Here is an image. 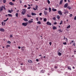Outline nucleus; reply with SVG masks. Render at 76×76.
Listing matches in <instances>:
<instances>
[{
  "instance_id": "1",
  "label": "nucleus",
  "mask_w": 76,
  "mask_h": 76,
  "mask_svg": "<svg viewBox=\"0 0 76 76\" xmlns=\"http://www.w3.org/2000/svg\"><path fill=\"white\" fill-rule=\"evenodd\" d=\"M22 10L23 11L22 12V13L23 15H24L26 13V10H25V9H23Z\"/></svg>"
},
{
  "instance_id": "2",
  "label": "nucleus",
  "mask_w": 76,
  "mask_h": 76,
  "mask_svg": "<svg viewBox=\"0 0 76 76\" xmlns=\"http://www.w3.org/2000/svg\"><path fill=\"white\" fill-rule=\"evenodd\" d=\"M33 19H31V20H29L28 21V23H33Z\"/></svg>"
},
{
  "instance_id": "3",
  "label": "nucleus",
  "mask_w": 76,
  "mask_h": 76,
  "mask_svg": "<svg viewBox=\"0 0 76 76\" xmlns=\"http://www.w3.org/2000/svg\"><path fill=\"white\" fill-rule=\"evenodd\" d=\"M65 12L64 13V15H65V14H68L69 13V12L67 10H64Z\"/></svg>"
},
{
  "instance_id": "4",
  "label": "nucleus",
  "mask_w": 76,
  "mask_h": 76,
  "mask_svg": "<svg viewBox=\"0 0 76 76\" xmlns=\"http://www.w3.org/2000/svg\"><path fill=\"white\" fill-rule=\"evenodd\" d=\"M27 24H28V23H23L22 24V25L24 26H26V25H27Z\"/></svg>"
},
{
  "instance_id": "5",
  "label": "nucleus",
  "mask_w": 76,
  "mask_h": 76,
  "mask_svg": "<svg viewBox=\"0 0 76 76\" xmlns=\"http://www.w3.org/2000/svg\"><path fill=\"white\" fill-rule=\"evenodd\" d=\"M46 24L47 25H50V26L51 25V23H50L49 21H48L46 23Z\"/></svg>"
},
{
  "instance_id": "6",
  "label": "nucleus",
  "mask_w": 76,
  "mask_h": 76,
  "mask_svg": "<svg viewBox=\"0 0 76 76\" xmlns=\"http://www.w3.org/2000/svg\"><path fill=\"white\" fill-rule=\"evenodd\" d=\"M58 13L59 14V15H62V12H61V10H59L58 11Z\"/></svg>"
},
{
  "instance_id": "7",
  "label": "nucleus",
  "mask_w": 76,
  "mask_h": 76,
  "mask_svg": "<svg viewBox=\"0 0 76 76\" xmlns=\"http://www.w3.org/2000/svg\"><path fill=\"white\" fill-rule=\"evenodd\" d=\"M68 6V4L67 3H66V4L64 6V7L65 8H66V7H67V6Z\"/></svg>"
},
{
  "instance_id": "8",
  "label": "nucleus",
  "mask_w": 76,
  "mask_h": 76,
  "mask_svg": "<svg viewBox=\"0 0 76 76\" xmlns=\"http://www.w3.org/2000/svg\"><path fill=\"white\" fill-rule=\"evenodd\" d=\"M44 13L45 16H47L48 15V12L46 11H44Z\"/></svg>"
},
{
  "instance_id": "9",
  "label": "nucleus",
  "mask_w": 76,
  "mask_h": 76,
  "mask_svg": "<svg viewBox=\"0 0 76 76\" xmlns=\"http://www.w3.org/2000/svg\"><path fill=\"white\" fill-rule=\"evenodd\" d=\"M0 31H1L2 32H4V29L2 28H0Z\"/></svg>"
},
{
  "instance_id": "10",
  "label": "nucleus",
  "mask_w": 76,
  "mask_h": 76,
  "mask_svg": "<svg viewBox=\"0 0 76 76\" xmlns=\"http://www.w3.org/2000/svg\"><path fill=\"white\" fill-rule=\"evenodd\" d=\"M25 48V46H23L21 47V49L22 51H23Z\"/></svg>"
},
{
  "instance_id": "11",
  "label": "nucleus",
  "mask_w": 76,
  "mask_h": 76,
  "mask_svg": "<svg viewBox=\"0 0 76 76\" xmlns=\"http://www.w3.org/2000/svg\"><path fill=\"white\" fill-rule=\"evenodd\" d=\"M28 62L29 63H32V61L31 60H28Z\"/></svg>"
},
{
  "instance_id": "12",
  "label": "nucleus",
  "mask_w": 76,
  "mask_h": 76,
  "mask_svg": "<svg viewBox=\"0 0 76 76\" xmlns=\"http://www.w3.org/2000/svg\"><path fill=\"white\" fill-rule=\"evenodd\" d=\"M31 15H32V16H36L37 14H36V13H35L32 12L31 13Z\"/></svg>"
},
{
  "instance_id": "13",
  "label": "nucleus",
  "mask_w": 76,
  "mask_h": 76,
  "mask_svg": "<svg viewBox=\"0 0 76 76\" xmlns=\"http://www.w3.org/2000/svg\"><path fill=\"white\" fill-rule=\"evenodd\" d=\"M3 10V6L0 7V11H2Z\"/></svg>"
},
{
  "instance_id": "14",
  "label": "nucleus",
  "mask_w": 76,
  "mask_h": 76,
  "mask_svg": "<svg viewBox=\"0 0 76 76\" xmlns=\"http://www.w3.org/2000/svg\"><path fill=\"white\" fill-rule=\"evenodd\" d=\"M45 73V70H42L41 71V73Z\"/></svg>"
},
{
  "instance_id": "15",
  "label": "nucleus",
  "mask_w": 76,
  "mask_h": 76,
  "mask_svg": "<svg viewBox=\"0 0 76 76\" xmlns=\"http://www.w3.org/2000/svg\"><path fill=\"white\" fill-rule=\"evenodd\" d=\"M52 10L53 11V12H56L57 11V10L56 9H54V8H52Z\"/></svg>"
},
{
  "instance_id": "16",
  "label": "nucleus",
  "mask_w": 76,
  "mask_h": 76,
  "mask_svg": "<svg viewBox=\"0 0 76 76\" xmlns=\"http://www.w3.org/2000/svg\"><path fill=\"white\" fill-rule=\"evenodd\" d=\"M63 0H61L60 1V3H59L60 5L62 3H63Z\"/></svg>"
},
{
  "instance_id": "17",
  "label": "nucleus",
  "mask_w": 76,
  "mask_h": 76,
  "mask_svg": "<svg viewBox=\"0 0 76 76\" xmlns=\"http://www.w3.org/2000/svg\"><path fill=\"white\" fill-rule=\"evenodd\" d=\"M23 20L25 21H26V22H28V19H27L26 18H24Z\"/></svg>"
},
{
  "instance_id": "18",
  "label": "nucleus",
  "mask_w": 76,
  "mask_h": 76,
  "mask_svg": "<svg viewBox=\"0 0 76 76\" xmlns=\"http://www.w3.org/2000/svg\"><path fill=\"white\" fill-rule=\"evenodd\" d=\"M56 18L58 20V19H60V16L58 15H57Z\"/></svg>"
},
{
  "instance_id": "19",
  "label": "nucleus",
  "mask_w": 76,
  "mask_h": 76,
  "mask_svg": "<svg viewBox=\"0 0 76 76\" xmlns=\"http://www.w3.org/2000/svg\"><path fill=\"white\" fill-rule=\"evenodd\" d=\"M9 4L10 5H13L14 4H13V3L12 2H10Z\"/></svg>"
},
{
  "instance_id": "20",
  "label": "nucleus",
  "mask_w": 76,
  "mask_h": 76,
  "mask_svg": "<svg viewBox=\"0 0 76 76\" xmlns=\"http://www.w3.org/2000/svg\"><path fill=\"white\" fill-rule=\"evenodd\" d=\"M57 29V28L56 27L54 26L53 27V30H54L55 29Z\"/></svg>"
},
{
  "instance_id": "21",
  "label": "nucleus",
  "mask_w": 76,
  "mask_h": 76,
  "mask_svg": "<svg viewBox=\"0 0 76 76\" xmlns=\"http://www.w3.org/2000/svg\"><path fill=\"white\" fill-rule=\"evenodd\" d=\"M8 16H9L10 17H12V14H8Z\"/></svg>"
},
{
  "instance_id": "22",
  "label": "nucleus",
  "mask_w": 76,
  "mask_h": 76,
  "mask_svg": "<svg viewBox=\"0 0 76 76\" xmlns=\"http://www.w3.org/2000/svg\"><path fill=\"white\" fill-rule=\"evenodd\" d=\"M68 69L69 70H72V69H71V68L70 66L68 67Z\"/></svg>"
},
{
  "instance_id": "23",
  "label": "nucleus",
  "mask_w": 76,
  "mask_h": 76,
  "mask_svg": "<svg viewBox=\"0 0 76 76\" xmlns=\"http://www.w3.org/2000/svg\"><path fill=\"white\" fill-rule=\"evenodd\" d=\"M2 25H5L6 24V23H4L2 22Z\"/></svg>"
},
{
  "instance_id": "24",
  "label": "nucleus",
  "mask_w": 76,
  "mask_h": 76,
  "mask_svg": "<svg viewBox=\"0 0 76 76\" xmlns=\"http://www.w3.org/2000/svg\"><path fill=\"white\" fill-rule=\"evenodd\" d=\"M37 24H41V23L40 22V21H39L37 22Z\"/></svg>"
},
{
  "instance_id": "25",
  "label": "nucleus",
  "mask_w": 76,
  "mask_h": 76,
  "mask_svg": "<svg viewBox=\"0 0 76 76\" xmlns=\"http://www.w3.org/2000/svg\"><path fill=\"white\" fill-rule=\"evenodd\" d=\"M8 12H9V13H12V11L10 10H8Z\"/></svg>"
},
{
  "instance_id": "26",
  "label": "nucleus",
  "mask_w": 76,
  "mask_h": 76,
  "mask_svg": "<svg viewBox=\"0 0 76 76\" xmlns=\"http://www.w3.org/2000/svg\"><path fill=\"white\" fill-rule=\"evenodd\" d=\"M70 28V25H69L67 27V29H69Z\"/></svg>"
},
{
  "instance_id": "27",
  "label": "nucleus",
  "mask_w": 76,
  "mask_h": 76,
  "mask_svg": "<svg viewBox=\"0 0 76 76\" xmlns=\"http://www.w3.org/2000/svg\"><path fill=\"white\" fill-rule=\"evenodd\" d=\"M47 20V18H44L43 19V21L44 22H46Z\"/></svg>"
},
{
  "instance_id": "28",
  "label": "nucleus",
  "mask_w": 76,
  "mask_h": 76,
  "mask_svg": "<svg viewBox=\"0 0 76 76\" xmlns=\"http://www.w3.org/2000/svg\"><path fill=\"white\" fill-rule=\"evenodd\" d=\"M6 47V48H8V47H10V45H7Z\"/></svg>"
},
{
  "instance_id": "29",
  "label": "nucleus",
  "mask_w": 76,
  "mask_h": 76,
  "mask_svg": "<svg viewBox=\"0 0 76 76\" xmlns=\"http://www.w3.org/2000/svg\"><path fill=\"white\" fill-rule=\"evenodd\" d=\"M27 17H28V18H31V15H29V14H27Z\"/></svg>"
},
{
  "instance_id": "30",
  "label": "nucleus",
  "mask_w": 76,
  "mask_h": 76,
  "mask_svg": "<svg viewBox=\"0 0 76 76\" xmlns=\"http://www.w3.org/2000/svg\"><path fill=\"white\" fill-rule=\"evenodd\" d=\"M49 12H51V9L50 7L49 8Z\"/></svg>"
},
{
  "instance_id": "31",
  "label": "nucleus",
  "mask_w": 76,
  "mask_h": 76,
  "mask_svg": "<svg viewBox=\"0 0 76 76\" xmlns=\"http://www.w3.org/2000/svg\"><path fill=\"white\" fill-rule=\"evenodd\" d=\"M53 20H56V17H53V18H52Z\"/></svg>"
},
{
  "instance_id": "32",
  "label": "nucleus",
  "mask_w": 76,
  "mask_h": 76,
  "mask_svg": "<svg viewBox=\"0 0 76 76\" xmlns=\"http://www.w3.org/2000/svg\"><path fill=\"white\" fill-rule=\"evenodd\" d=\"M8 19H9V18H7L6 20H4L3 21V22H6L7 20H8Z\"/></svg>"
},
{
  "instance_id": "33",
  "label": "nucleus",
  "mask_w": 76,
  "mask_h": 76,
  "mask_svg": "<svg viewBox=\"0 0 76 76\" xmlns=\"http://www.w3.org/2000/svg\"><path fill=\"white\" fill-rule=\"evenodd\" d=\"M47 1L48 4H50V1L49 0H48Z\"/></svg>"
},
{
  "instance_id": "34",
  "label": "nucleus",
  "mask_w": 76,
  "mask_h": 76,
  "mask_svg": "<svg viewBox=\"0 0 76 76\" xmlns=\"http://www.w3.org/2000/svg\"><path fill=\"white\" fill-rule=\"evenodd\" d=\"M67 8L69 9V10H70V9H71V7H70V6L68 7H67Z\"/></svg>"
},
{
  "instance_id": "35",
  "label": "nucleus",
  "mask_w": 76,
  "mask_h": 76,
  "mask_svg": "<svg viewBox=\"0 0 76 76\" xmlns=\"http://www.w3.org/2000/svg\"><path fill=\"white\" fill-rule=\"evenodd\" d=\"M58 54L59 56H61V53H60V52H59L58 53Z\"/></svg>"
},
{
  "instance_id": "36",
  "label": "nucleus",
  "mask_w": 76,
  "mask_h": 76,
  "mask_svg": "<svg viewBox=\"0 0 76 76\" xmlns=\"http://www.w3.org/2000/svg\"><path fill=\"white\" fill-rule=\"evenodd\" d=\"M61 24H63V21L62 20L61 21V23H60V25H61Z\"/></svg>"
},
{
  "instance_id": "37",
  "label": "nucleus",
  "mask_w": 76,
  "mask_h": 76,
  "mask_svg": "<svg viewBox=\"0 0 76 76\" xmlns=\"http://www.w3.org/2000/svg\"><path fill=\"white\" fill-rule=\"evenodd\" d=\"M15 16L16 17H18V13H16L15 14Z\"/></svg>"
},
{
  "instance_id": "38",
  "label": "nucleus",
  "mask_w": 76,
  "mask_h": 76,
  "mask_svg": "<svg viewBox=\"0 0 76 76\" xmlns=\"http://www.w3.org/2000/svg\"><path fill=\"white\" fill-rule=\"evenodd\" d=\"M3 2H4V3H5L6 2V0H3Z\"/></svg>"
},
{
  "instance_id": "39",
  "label": "nucleus",
  "mask_w": 76,
  "mask_h": 76,
  "mask_svg": "<svg viewBox=\"0 0 76 76\" xmlns=\"http://www.w3.org/2000/svg\"><path fill=\"white\" fill-rule=\"evenodd\" d=\"M63 44H64V45H66V44H67V43H66V42H63Z\"/></svg>"
},
{
  "instance_id": "40",
  "label": "nucleus",
  "mask_w": 76,
  "mask_h": 76,
  "mask_svg": "<svg viewBox=\"0 0 76 76\" xmlns=\"http://www.w3.org/2000/svg\"><path fill=\"white\" fill-rule=\"evenodd\" d=\"M7 43H8V44H11V42L10 41H8L7 42Z\"/></svg>"
},
{
  "instance_id": "41",
  "label": "nucleus",
  "mask_w": 76,
  "mask_h": 76,
  "mask_svg": "<svg viewBox=\"0 0 76 76\" xmlns=\"http://www.w3.org/2000/svg\"><path fill=\"white\" fill-rule=\"evenodd\" d=\"M35 7H35V8L36 9H37V10L38 9V6L36 5V6H35Z\"/></svg>"
},
{
  "instance_id": "42",
  "label": "nucleus",
  "mask_w": 76,
  "mask_h": 76,
  "mask_svg": "<svg viewBox=\"0 0 76 76\" xmlns=\"http://www.w3.org/2000/svg\"><path fill=\"white\" fill-rule=\"evenodd\" d=\"M58 31L59 32H62V31H61V29H59V30H58Z\"/></svg>"
},
{
  "instance_id": "43",
  "label": "nucleus",
  "mask_w": 76,
  "mask_h": 76,
  "mask_svg": "<svg viewBox=\"0 0 76 76\" xmlns=\"http://www.w3.org/2000/svg\"><path fill=\"white\" fill-rule=\"evenodd\" d=\"M54 25H56L57 24V22H56V21H55L54 23Z\"/></svg>"
},
{
  "instance_id": "44",
  "label": "nucleus",
  "mask_w": 76,
  "mask_h": 76,
  "mask_svg": "<svg viewBox=\"0 0 76 76\" xmlns=\"http://www.w3.org/2000/svg\"><path fill=\"white\" fill-rule=\"evenodd\" d=\"M42 14V13H39V16H41Z\"/></svg>"
},
{
  "instance_id": "45",
  "label": "nucleus",
  "mask_w": 76,
  "mask_h": 76,
  "mask_svg": "<svg viewBox=\"0 0 76 76\" xmlns=\"http://www.w3.org/2000/svg\"><path fill=\"white\" fill-rule=\"evenodd\" d=\"M38 18H36V19L37 21H38Z\"/></svg>"
},
{
  "instance_id": "46",
  "label": "nucleus",
  "mask_w": 76,
  "mask_h": 76,
  "mask_svg": "<svg viewBox=\"0 0 76 76\" xmlns=\"http://www.w3.org/2000/svg\"><path fill=\"white\" fill-rule=\"evenodd\" d=\"M72 14H71L69 16L70 17H72Z\"/></svg>"
},
{
  "instance_id": "47",
  "label": "nucleus",
  "mask_w": 76,
  "mask_h": 76,
  "mask_svg": "<svg viewBox=\"0 0 76 76\" xmlns=\"http://www.w3.org/2000/svg\"><path fill=\"white\" fill-rule=\"evenodd\" d=\"M12 37H13V35H10V38H12Z\"/></svg>"
},
{
  "instance_id": "48",
  "label": "nucleus",
  "mask_w": 76,
  "mask_h": 76,
  "mask_svg": "<svg viewBox=\"0 0 76 76\" xmlns=\"http://www.w3.org/2000/svg\"><path fill=\"white\" fill-rule=\"evenodd\" d=\"M33 10H37V9H36V8H33Z\"/></svg>"
},
{
  "instance_id": "49",
  "label": "nucleus",
  "mask_w": 76,
  "mask_h": 76,
  "mask_svg": "<svg viewBox=\"0 0 76 76\" xmlns=\"http://www.w3.org/2000/svg\"><path fill=\"white\" fill-rule=\"evenodd\" d=\"M66 42H67L68 41V39H67V38H66Z\"/></svg>"
},
{
  "instance_id": "50",
  "label": "nucleus",
  "mask_w": 76,
  "mask_h": 76,
  "mask_svg": "<svg viewBox=\"0 0 76 76\" xmlns=\"http://www.w3.org/2000/svg\"><path fill=\"white\" fill-rule=\"evenodd\" d=\"M31 9V7H28L27 8V9Z\"/></svg>"
},
{
  "instance_id": "51",
  "label": "nucleus",
  "mask_w": 76,
  "mask_h": 76,
  "mask_svg": "<svg viewBox=\"0 0 76 76\" xmlns=\"http://www.w3.org/2000/svg\"><path fill=\"white\" fill-rule=\"evenodd\" d=\"M74 19L75 20H76V16H75L74 18Z\"/></svg>"
},
{
  "instance_id": "52",
  "label": "nucleus",
  "mask_w": 76,
  "mask_h": 76,
  "mask_svg": "<svg viewBox=\"0 0 76 76\" xmlns=\"http://www.w3.org/2000/svg\"><path fill=\"white\" fill-rule=\"evenodd\" d=\"M55 69H57V68H58V67H57V66H55Z\"/></svg>"
},
{
  "instance_id": "53",
  "label": "nucleus",
  "mask_w": 76,
  "mask_h": 76,
  "mask_svg": "<svg viewBox=\"0 0 76 76\" xmlns=\"http://www.w3.org/2000/svg\"><path fill=\"white\" fill-rule=\"evenodd\" d=\"M24 7H27V5H24Z\"/></svg>"
},
{
  "instance_id": "54",
  "label": "nucleus",
  "mask_w": 76,
  "mask_h": 76,
  "mask_svg": "<svg viewBox=\"0 0 76 76\" xmlns=\"http://www.w3.org/2000/svg\"><path fill=\"white\" fill-rule=\"evenodd\" d=\"M20 48H21V47L20 46H18V49H20Z\"/></svg>"
},
{
  "instance_id": "55",
  "label": "nucleus",
  "mask_w": 76,
  "mask_h": 76,
  "mask_svg": "<svg viewBox=\"0 0 76 76\" xmlns=\"http://www.w3.org/2000/svg\"><path fill=\"white\" fill-rule=\"evenodd\" d=\"M45 10H48V8H45Z\"/></svg>"
},
{
  "instance_id": "56",
  "label": "nucleus",
  "mask_w": 76,
  "mask_h": 76,
  "mask_svg": "<svg viewBox=\"0 0 76 76\" xmlns=\"http://www.w3.org/2000/svg\"><path fill=\"white\" fill-rule=\"evenodd\" d=\"M74 42V40H71V42L72 43H73V42Z\"/></svg>"
},
{
  "instance_id": "57",
  "label": "nucleus",
  "mask_w": 76,
  "mask_h": 76,
  "mask_svg": "<svg viewBox=\"0 0 76 76\" xmlns=\"http://www.w3.org/2000/svg\"><path fill=\"white\" fill-rule=\"evenodd\" d=\"M49 44H50V45H51V42H50Z\"/></svg>"
},
{
  "instance_id": "58",
  "label": "nucleus",
  "mask_w": 76,
  "mask_h": 76,
  "mask_svg": "<svg viewBox=\"0 0 76 76\" xmlns=\"http://www.w3.org/2000/svg\"><path fill=\"white\" fill-rule=\"evenodd\" d=\"M22 1H21V0H20V3H22Z\"/></svg>"
},
{
  "instance_id": "59",
  "label": "nucleus",
  "mask_w": 76,
  "mask_h": 76,
  "mask_svg": "<svg viewBox=\"0 0 76 76\" xmlns=\"http://www.w3.org/2000/svg\"><path fill=\"white\" fill-rule=\"evenodd\" d=\"M73 45H74V46H75V43H73Z\"/></svg>"
},
{
  "instance_id": "60",
  "label": "nucleus",
  "mask_w": 76,
  "mask_h": 76,
  "mask_svg": "<svg viewBox=\"0 0 76 76\" xmlns=\"http://www.w3.org/2000/svg\"><path fill=\"white\" fill-rule=\"evenodd\" d=\"M36 61H39V60H38V59H36Z\"/></svg>"
},
{
  "instance_id": "61",
  "label": "nucleus",
  "mask_w": 76,
  "mask_h": 76,
  "mask_svg": "<svg viewBox=\"0 0 76 76\" xmlns=\"http://www.w3.org/2000/svg\"><path fill=\"white\" fill-rule=\"evenodd\" d=\"M68 1L69 3H70V1L69 0H68Z\"/></svg>"
},
{
  "instance_id": "62",
  "label": "nucleus",
  "mask_w": 76,
  "mask_h": 76,
  "mask_svg": "<svg viewBox=\"0 0 76 76\" xmlns=\"http://www.w3.org/2000/svg\"><path fill=\"white\" fill-rule=\"evenodd\" d=\"M3 8L5 10V7H4V6L3 7Z\"/></svg>"
},
{
  "instance_id": "63",
  "label": "nucleus",
  "mask_w": 76,
  "mask_h": 76,
  "mask_svg": "<svg viewBox=\"0 0 76 76\" xmlns=\"http://www.w3.org/2000/svg\"><path fill=\"white\" fill-rule=\"evenodd\" d=\"M66 38H65V37H64V39H66Z\"/></svg>"
},
{
  "instance_id": "64",
  "label": "nucleus",
  "mask_w": 76,
  "mask_h": 76,
  "mask_svg": "<svg viewBox=\"0 0 76 76\" xmlns=\"http://www.w3.org/2000/svg\"><path fill=\"white\" fill-rule=\"evenodd\" d=\"M72 68H73V69H75V67L74 66H73Z\"/></svg>"
}]
</instances>
